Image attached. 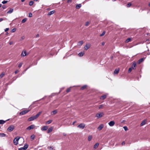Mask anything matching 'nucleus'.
<instances>
[{
    "label": "nucleus",
    "mask_w": 150,
    "mask_h": 150,
    "mask_svg": "<svg viewBox=\"0 0 150 150\" xmlns=\"http://www.w3.org/2000/svg\"><path fill=\"white\" fill-rule=\"evenodd\" d=\"M42 112H40L37 113L35 115L31 117L28 119V121H31L36 119L41 113Z\"/></svg>",
    "instance_id": "obj_1"
},
{
    "label": "nucleus",
    "mask_w": 150,
    "mask_h": 150,
    "mask_svg": "<svg viewBox=\"0 0 150 150\" xmlns=\"http://www.w3.org/2000/svg\"><path fill=\"white\" fill-rule=\"evenodd\" d=\"M20 137H16L13 140V142L15 145H17L18 144V141Z\"/></svg>",
    "instance_id": "obj_2"
},
{
    "label": "nucleus",
    "mask_w": 150,
    "mask_h": 150,
    "mask_svg": "<svg viewBox=\"0 0 150 150\" xmlns=\"http://www.w3.org/2000/svg\"><path fill=\"white\" fill-rule=\"evenodd\" d=\"M30 110H23L20 112V115H23L28 112Z\"/></svg>",
    "instance_id": "obj_3"
},
{
    "label": "nucleus",
    "mask_w": 150,
    "mask_h": 150,
    "mask_svg": "<svg viewBox=\"0 0 150 150\" xmlns=\"http://www.w3.org/2000/svg\"><path fill=\"white\" fill-rule=\"evenodd\" d=\"M14 128V126L13 125L10 126L7 129V130L9 132H11L12 131Z\"/></svg>",
    "instance_id": "obj_4"
},
{
    "label": "nucleus",
    "mask_w": 150,
    "mask_h": 150,
    "mask_svg": "<svg viewBox=\"0 0 150 150\" xmlns=\"http://www.w3.org/2000/svg\"><path fill=\"white\" fill-rule=\"evenodd\" d=\"M103 115L104 114L103 112H99L96 114V116L98 118H100L102 117Z\"/></svg>",
    "instance_id": "obj_5"
},
{
    "label": "nucleus",
    "mask_w": 150,
    "mask_h": 150,
    "mask_svg": "<svg viewBox=\"0 0 150 150\" xmlns=\"http://www.w3.org/2000/svg\"><path fill=\"white\" fill-rule=\"evenodd\" d=\"M85 127V125L83 123H81L78 125V127L80 128L83 129Z\"/></svg>",
    "instance_id": "obj_6"
},
{
    "label": "nucleus",
    "mask_w": 150,
    "mask_h": 150,
    "mask_svg": "<svg viewBox=\"0 0 150 150\" xmlns=\"http://www.w3.org/2000/svg\"><path fill=\"white\" fill-rule=\"evenodd\" d=\"M35 126L34 125H31L30 126L28 127H27V129L30 130L31 129H33L35 127Z\"/></svg>",
    "instance_id": "obj_7"
},
{
    "label": "nucleus",
    "mask_w": 150,
    "mask_h": 150,
    "mask_svg": "<svg viewBox=\"0 0 150 150\" xmlns=\"http://www.w3.org/2000/svg\"><path fill=\"white\" fill-rule=\"evenodd\" d=\"M115 124V122L113 121H111L108 123V125L110 126H113Z\"/></svg>",
    "instance_id": "obj_8"
},
{
    "label": "nucleus",
    "mask_w": 150,
    "mask_h": 150,
    "mask_svg": "<svg viewBox=\"0 0 150 150\" xmlns=\"http://www.w3.org/2000/svg\"><path fill=\"white\" fill-rule=\"evenodd\" d=\"M48 127L47 126H44L41 128V130L42 131H45L47 129Z\"/></svg>",
    "instance_id": "obj_9"
},
{
    "label": "nucleus",
    "mask_w": 150,
    "mask_h": 150,
    "mask_svg": "<svg viewBox=\"0 0 150 150\" xmlns=\"http://www.w3.org/2000/svg\"><path fill=\"white\" fill-rule=\"evenodd\" d=\"M107 95L106 94L103 95L102 96H101L100 98V99L101 100H103L104 99H105L107 97Z\"/></svg>",
    "instance_id": "obj_10"
},
{
    "label": "nucleus",
    "mask_w": 150,
    "mask_h": 150,
    "mask_svg": "<svg viewBox=\"0 0 150 150\" xmlns=\"http://www.w3.org/2000/svg\"><path fill=\"white\" fill-rule=\"evenodd\" d=\"M90 47V45L89 44H86L84 47V49L85 50H87Z\"/></svg>",
    "instance_id": "obj_11"
},
{
    "label": "nucleus",
    "mask_w": 150,
    "mask_h": 150,
    "mask_svg": "<svg viewBox=\"0 0 150 150\" xmlns=\"http://www.w3.org/2000/svg\"><path fill=\"white\" fill-rule=\"evenodd\" d=\"M145 58H142L139 59L138 61V63L139 64L142 62L144 60Z\"/></svg>",
    "instance_id": "obj_12"
},
{
    "label": "nucleus",
    "mask_w": 150,
    "mask_h": 150,
    "mask_svg": "<svg viewBox=\"0 0 150 150\" xmlns=\"http://www.w3.org/2000/svg\"><path fill=\"white\" fill-rule=\"evenodd\" d=\"M28 145L27 144H25L24 146L23 147H22L23 149L26 150L28 147Z\"/></svg>",
    "instance_id": "obj_13"
},
{
    "label": "nucleus",
    "mask_w": 150,
    "mask_h": 150,
    "mask_svg": "<svg viewBox=\"0 0 150 150\" xmlns=\"http://www.w3.org/2000/svg\"><path fill=\"white\" fill-rule=\"evenodd\" d=\"M21 56L22 57H24L26 55V52L25 51H23L21 54Z\"/></svg>",
    "instance_id": "obj_14"
},
{
    "label": "nucleus",
    "mask_w": 150,
    "mask_h": 150,
    "mask_svg": "<svg viewBox=\"0 0 150 150\" xmlns=\"http://www.w3.org/2000/svg\"><path fill=\"white\" fill-rule=\"evenodd\" d=\"M55 10H53L51 11H50L49 12L48 14V15H51L53 14H54L55 12Z\"/></svg>",
    "instance_id": "obj_15"
},
{
    "label": "nucleus",
    "mask_w": 150,
    "mask_h": 150,
    "mask_svg": "<svg viewBox=\"0 0 150 150\" xmlns=\"http://www.w3.org/2000/svg\"><path fill=\"white\" fill-rule=\"evenodd\" d=\"M103 124H102L100 125L98 127V129L99 130H101L103 128Z\"/></svg>",
    "instance_id": "obj_16"
},
{
    "label": "nucleus",
    "mask_w": 150,
    "mask_h": 150,
    "mask_svg": "<svg viewBox=\"0 0 150 150\" xmlns=\"http://www.w3.org/2000/svg\"><path fill=\"white\" fill-rule=\"evenodd\" d=\"M57 113V110H53L52 112H51L52 115H55Z\"/></svg>",
    "instance_id": "obj_17"
},
{
    "label": "nucleus",
    "mask_w": 150,
    "mask_h": 150,
    "mask_svg": "<svg viewBox=\"0 0 150 150\" xmlns=\"http://www.w3.org/2000/svg\"><path fill=\"white\" fill-rule=\"evenodd\" d=\"M136 67V64L135 63H133L132 64L131 68L133 69H135Z\"/></svg>",
    "instance_id": "obj_18"
},
{
    "label": "nucleus",
    "mask_w": 150,
    "mask_h": 150,
    "mask_svg": "<svg viewBox=\"0 0 150 150\" xmlns=\"http://www.w3.org/2000/svg\"><path fill=\"white\" fill-rule=\"evenodd\" d=\"M53 129L51 127L49 128L47 131V133H50L52 130Z\"/></svg>",
    "instance_id": "obj_19"
},
{
    "label": "nucleus",
    "mask_w": 150,
    "mask_h": 150,
    "mask_svg": "<svg viewBox=\"0 0 150 150\" xmlns=\"http://www.w3.org/2000/svg\"><path fill=\"white\" fill-rule=\"evenodd\" d=\"M98 145H99L98 143H96L94 146V147H93L95 149L97 148L98 146Z\"/></svg>",
    "instance_id": "obj_20"
},
{
    "label": "nucleus",
    "mask_w": 150,
    "mask_h": 150,
    "mask_svg": "<svg viewBox=\"0 0 150 150\" xmlns=\"http://www.w3.org/2000/svg\"><path fill=\"white\" fill-rule=\"evenodd\" d=\"M84 54V53L83 52H80L78 54V55L79 57H81L83 56Z\"/></svg>",
    "instance_id": "obj_21"
},
{
    "label": "nucleus",
    "mask_w": 150,
    "mask_h": 150,
    "mask_svg": "<svg viewBox=\"0 0 150 150\" xmlns=\"http://www.w3.org/2000/svg\"><path fill=\"white\" fill-rule=\"evenodd\" d=\"M81 4H78L76 6V8L77 9H79L81 7Z\"/></svg>",
    "instance_id": "obj_22"
},
{
    "label": "nucleus",
    "mask_w": 150,
    "mask_h": 150,
    "mask_svg": "<svg viewBox=\"0 0 150 150\" xmlns=\"http://www.w3.org/2000/svg\"><path fill=\"white\" fill-rule=\"evenodd\" d=\"M13 8L11 9L10 10L7 11V13H12L13 11Z\"/></svg>",
    "instance_id": "obj_23"
},
{
    "label": "nucleus",
    "mask_w": 150,
    "mask_h": 150,
    "mask_svg": "<svg viewBox=\"0 0 150 150\" xmlns=\"http://www.w3.org/2000/svg\"><path fill=\"white\" fill-rule=\"evenodd\" d=\"M131 41V38H129L126 40L125 41V42L126 43H128V42H130Z\"/></svg>",
    "instance_id": "obj_24"
},
{
    "label": "nucleus",
    "mask_w": 150,
    "mask_h": 150,
    "mask_svg": "<svg viewBox=\"0 0 150 150\" xmlns=\"http://www.w3.org/2000/svg\"><path fill=\"white\" fill-rule=\"evenodd\" d=\"M6 134L4 133H0V137H3L6 136Z\"/></svg>",
    "instance_id": "obj_25"
},
{
    "label": "nucleus",
    "mask_w": 150,
    "mask_h": 150,
    "mask_svg": "<svg viewBox=\"0 0 150 150\" xmlns=\"http://www.w3.org/2000/svg\"><path fill=\"white\" fill-rule=\"evenodd\" d=\"M6 122L5 121L3 120H0V124H3Z\"/></svg>",
    "instance_id": "obj_26"
},
{
    "label": "nucleus",
    "mask_w": 150,
    "mask_h": 150,
    "mask_svg": "<svg viewBox=\"0 0 150 150\" xmlns=\"http://www.w3.org/2000/svg\"><path fill=\"white\" fill-rule=\"evenodd\" d=\"M119 70L115 69L114 71V74H117L119 72Z\"/></svg>",
    "instance_id": "obj_27"
},
{
    "label": "nucleus",
    "mask_w": 150,
    "mask_h": 150,
    "mask_svg": "<svg viewBox=\"0 0 150 150\" xmlns=\"http://www.w3.org/2000/svg\"><path fill=\"white\" fill-rule=\"evenodd\" d=\"M146 124V121L145 120L143 121L141 124V126H142Z\"/></svg>",
    "instance_id": "obj_28"
},
{
    "label": "nucleus",
    "mask_w": 150,
    "mask_h": 150,
    "mask_svg": "<svg viewBox=\"0 0 150 150\" xmlns=\"http://www.w3.org/2000/svg\"><path fill=\"white\" fill-rule=\"evenodd\" d=\"M92 136L91 135H89L88 136V140L89 141H90L92 139Z\"/></svg>",
    "instance_id": "obj_29"
},
{
    "label": "nucleus",
    "mask_w": 150,
    "mask_h": 150,
    "mask_svg": "<svg viewBox=\"0 0 150 150\" xmlns=\"http://www.w3.org/2000/svg\"><path fill=\"white\" fill-rule=\"evenodd\" d=\"M86 87H87V85H84L83 86H82L81 87V89L82 90H83L84 89L86 88Z\"/></svg>",
    "instance_id": "obj_30"
},
{
    "label": "nucleus",
    "mask_w": 150,
    "mask_h": 150,
    "mask_svg": "<svg viewBox=\"0 0 150 150\" xmlns=\"http://www.w3.org/2000/svg\"><path fill=\"white\" fill-rule=\"evenodd\" d=\"M83 41H80L79 43H78V45H82V44H83Z\"/></svg>",
    "instance_id": "obj_31"
},
{
    "label": "nucleus",
    "mask_w": 150,
    "mask_h": 150,
    "mask_svg": "<svg viewBox=\"0 0 150 150\" xmlns=\"http://www.w3.org/2000/svg\"><path fill=\"white\" fill-rule=\"evenodd\" d=\"M52 122V120H49L48 121H47L46 122V124H50Z\"/></svg>",
    "instance_id": "obj_32"
},
{
    "label": "nucleus",
    "mask_w": 150,
    "mask_h": 150,
    "mask_svg": "<svg viewBox=\"0 0 150 150\" xmlns=\"http://www.w3.org/2000/svg\"><path fill=\"white\" fill-rule=\"evenodd\" d=\"M26 21H27V18H25L22 20L21 21V22L22 23H25Z\"/></svg>",
    "instance_id": "obj_33"
},
{
    "label": "nucleus",
    "mask_w": 150,
    "mask_h": 150,
    "mask_svg": "<svg viewBox=\"0 0 150 150\" xmlns=\"http://www.w3.org/2000/svg\"><path fill=\"white\" fill-rule=\"evenodd\" d=\"M35 137V135H32L31 136L30 138L32 140H33L34 139Z\"/></svg>",
    "instance_id": "obj_34"
},
{
    "label": "nucleus",
    "mask_w": 150,
    "mask_h": 150,
    "mask_svg": "<svg viewBox=\"0 0 150 150\" xmlns=\"http://www.w3.org/2000/svg\"><path fill=\"white\" fill-rule=\"evenodd\" d=\"M71 87H70V88H68L67 89V90H66V92H67V93H68L71 90Z\"/></svg>",
    "instance_id": "obj_35"
},
{
    "label": "nucleus",
    "mask_w": 150,
    "mask_h": 150,
    "mask_svg": "<svg viewBox=\"0 0 150 150\" xmlns=\"http://www.w3.org/2000/svg\"><path fill=\"white\" fill-rule=\"evenodd\" d=\"M34 2L33 1H31L29 2V5L31 6L33 5Z\"/></svg>",
    "instance_id": "obj_36"
},
{
    "label": "nucleus",
    "mask_w": 150,
    "mask_h": 150,
    "mask_svg": "<svg viewBox=\"0 0 150 150\" xmlns=\"http://www.w3.org/2000/svg\"><path fill=\"white\" fill-rule=\"evenodd\" d=\"M104 105L103 104L99 106V109L103 108V107H104Z\"/></svg>",
    "instance_id": "obj_37"
},
{
    "label": "nucleus",
    "mask_w": 150,
    "mask_h": 150,
    "mask_svg": "<svg viewBox=\"0 0 150 150\" xmlns=\"http://www.w3.org/2000/svg\"><path fill=\"white\" fill-rule=\"evenodd\" d=\"M105 33V31H103V33L100 35V36H103Z\"/></svg>",
    "instance_id": "obj_38"
},
{
    "label": "nucleus",
    "mask_w": 150,
    "mask_h": 150,
    "mask_svg": "<svg viewBox=\"0 0 150 150\" xmlns=\"http://www.w3.org/2000/svg\"><path fill=\"white\" fill-rule=\"evenodd\" d=\"M123 128L125 131H127L128 129L127 127L126 126H124Z\"/></svg>",
    "instance_id": "obj_39"
},
{
    "label": "nucleus",
    "mask_w": 150,
    "mask_h": 150,
    "mask_svg": "<svg viewBox=\"0 0 150 150\" xmlns=\"http://www.w3.org/2000/svg\"><path fill=\"white\" fill-rule=\"evenodd\" d=\"M131 4L128 3L127 5V7H129L131 6Z\"/></svg>",
    "instance_id": "obj_40"
},
{
    "label": "nucleus",
    "mask_w": 150,
    "mask_h": 150,
    "mask_svg": "<svg viewBox=\"0 0 150 150\" xmlns=\"http://www.w3.org/2000/svg\"><path fill=\"white\" fill-rule=\"evenodd\" d=\"M16 30V29L15 28H14L13 29H12V30H11V32L12 33H13L14 32H15Z\"/></svg>",
    "instance_id": "obj_41"
},
{
    "label": "nucleus",
    "mask_w": 150,
    "mask_h": 150,
    "mask_svg": "<svg viewBox=\"0 0 150 150\" xmlns=\"http://www.w3.org/2000/svg\"><path fill=\"white\" fill-rule=\"evenodd\" d=\"M132 69L131 67L129 68L128 70V72L130 73Z\"/></svg>",
    "instance_id": "obj_42"
},
{
    "label": "nucleus",
    "mask_w": 150,
    "mask_h": 150,
    "mask_svg": "<svg viewBox=\"0 0 150 150\" xmlns=\"http://www.w3.org/2000/svg\"><path fill=\"white\" fill-rule=\"evenodd\" d=\"M23 63H20L18 65V67L19 68H20L22 66Z\"/></svg>",
    "instance_id": "obj_43"
},
{
    "label": "nucleus",
    "mask_w": 150,
    "mask_h": 150,
    "mask_svg": "<svg viewBox=\"0 0 150 150\" xmlns=\"http://www.w3.org/2000/svg\"><path fill=\"white\" fill-rule=\"evenodd\" d=\"M33 15L31 13H30L29 14V17H32Z\"/></svg>",
    "instance_id": "obj_44"
},
{
    "label": "nucleus",
    "mask_w": 150,
    "mask_h": 150,
    "mask_svg": "<svg viewBox=\"0 0 150 150\" xmlns=\"http://www.w3.org/2000/svg\"><path fill=\"white\" fill-rule=\"evenodd\" d=\"M4 73H3L1 74L0 75V78H2V77H3L4 76Z\"/></svg>",
    "instance_id": "obj_45"
},
{
    "label": "nucleus",
    "mask_w": 150,
    "mask_h": 150,
    "mask_svg": "<svg viewBox=\"0 0 150 150\" xmlns=\"http://www.w3.org/2000/svg\"><path fill=\"white\" fill-rule=\"evenodd\" d=\"M7 2V1H3L2 2V3L4 4L6 3Z\"/></svg>",
    "instance_id": "obj_46"
},
{
    "label": "nucleus",
    "mask_w": 150,
    "mask_h": 150,
    "mask_svg": "<svg viewBox=\"0 0 150 150\" xmlns=\"http://www.w3.org/2000/svg\"><path fill=\"white\" fill-rule=\"evenodd\" d=\"M48 148L50 150H53V147L52 146L49 147Z\"/></svg>",
    "instance_id": "obj_47"
},
{
    "label": "nucleus",
    "mask_w": 150,
    "mask_h": 150,
    "mask_svg": "<svg viewBox=\"0 0 150 150\" xmlns=\"http://www.w3.org/2000/svg\"><path fill=\"white\" fill-rule=\"evenodd\" d=\"M89 24V22H87L85 24V25L86 26H87Z\"/></svg>",
    "instance_id": "obj_48"
},
{
    "label": "nucleus",
    "mask_w": 150,
    "mask_h": 150,
    "mask_svg": "<svg viewBox=\"0 0 150 150\" xmlns=\"http://www.w3.org/2000/svg\"><path fill=\"white\" fill-rule=\"evenodd\" d=\"M2 8L3 9H6V6L5 5H4V6H2Z\"/></svg>",
    "instance_id": "obj_49"
},
{
    "label": "nucleus",
    "mask_w": 150,
    "mask_h": 150,
    "mask_svg": "<svg viewBox=\"0 0 150 150\" xmlns=\"http://www.w3.org/2000/svg\"><path fill=\"white\" fill-rule=\"evenodd\" d=\"M9 29V28H6L5 29L4 31H5V32H6V31H8V30Z\"/></svg>",
    "instance_id": "obj_50"
},
{
    "label": "nucleus",
    "mask_w": 150,
    "mask_h": 150,
    "mask_svg": "<svg viewBox=\"0 0 150 150\" xmlns=\"http://www.w3.org/2000/svg\"><path fill=\"white\" fill-rule=\"evenodd\" d=\"M25 37L24 36H23L21 37V38L22 40H23L25 39Z\"/></svg>",
    "instance_id": "obj_51"
},
{
    "label": "nucleus",
    "mask_w": 150,
    "mask_h": 150,
    "mask_svg": "<svg viewBox=\"0 0 150 150\" xmlns=\"http://www.w3.org/2000/svg\"><path fill=\"white\" fill-rule=\"evenodd\" d=\"M121 144L122 145H125V142H123L122 143H121Z\"/></svg>",
    "instance_id": "obj_52"
},
{
    "label": "nucleus",
    "mask_w": 150,
    "mask_h": 150,
    "mask_svg": "<svg viewBox=\"0 0 150 150\" xmlns=\"http://www.w3.org/2000/svg\"><path fill=\"white\" fill-rule=\"evenodd\" d=\"M18 150H25V149H22V148H20L18 149Z\"/></svg>",
    "instance_id": "obj_53"
},
{
    "label": "nucleus",
    "mask_w": 150,
    "mask_h": 150,
    "mask_svg": "<svg viewBox=\"0 0 150 150\" xmlns=\"http://www.w3.org/2000/svg\"><path fill=\"white\" fill-rule=\"evenodd\" d=\"M4 19L3 18H1L0 19V22H1V21L4 20Z\"/></svg>",
    "instance_id": "obj_54"
},
{
    "label": "nucleus",
    "mask_w": 150,
    "mask_h": 150,
    "mask_svg": "<svg viewBox=\"0 0 150 150\" xmlns=\"http://www.w3.org/2000/svg\"><path fill=\"white\" fill-rule=\"evenodd\" d=\"M18 72V70H16L15 72V74H16Z\"/></svg>",
    "instance_id": "obj_55"
},
{
    "label": "nucleus",
    "mask_w": 150,
    "mask_h": 150,
    "mask_svg": "<svg viewBox=\"0 0 150 150\" xmlns=\"http://www.w3.org/2000/svg\"><path fill=\"white\" fill-rule=\"evenodd\" d=\"M72 0H67V2L69 3V2H71V1Z\"/></svg>",
    "instance_id": "obj_56"
},
{
    "label": "nucleus",
    "mask_w": 150,
    "mask_h": 150,
    "mask_svg": "<svg viewBox=\"0 0 150 150\" xmlns=\"http://www.w3.org/2000/svg\"><path fill=\"white\" fill-rule=\"evenodd\" d=\"M13 42H10L9 43V45H11L12 44H13Z\"/></svg>",
    "instance_id": "obj_57"
},
{
    "label": "nucleus",
    "mask_w": 150,
    "mask_h": 150,
    "mask_svg": "<svg viewBox=\"0 0 150 150\" xmlns=\"http://www.w3.org/2000/svg\"><path fill=\"white\" fill-rule=\"evenodd\" d=\"M39 34H37L36 35V38H37V37H39Z\"/></svg>",
    "instance_id": "obj_58"
},
{
    "label": "nucleus",
    "mask_w": 150,
    "mask_h": 150,
    "mask_svg": "<svg viewBox=\"0 0 150 150\" xmlns=\"http://www.w3.org/2000/svg\"><path fill=\"white\" fill-rule=\"evenodd\" d=\"M66 135H67L65 133H63V135L64 136H66Z\"/></svg>",
    "instance_id": "obj_59"
},
{
    "label": "nucleus",
    "mask_w": 150,
    "mask_h": 150,
    "mask_svg": "<svg viewBox=\"0 0 150 150\" xmlns=\"http://www.w3.org/2000/svg\"><path fill=\"white\" fill-rule=\"evenodd\" d=\"M102 44L103 45H104L105 44V43L104 42H103Z\"/></svg>",
    "instance_id": "obj_60"
},
{
    "label": "nucleus",
    "mask_w": 150,
    "mask_h": 150,
    "mask_svg": "<svg viewBox=\"0 0 150 150\" xmlns=\"http://www.w3.org/2000/svg\"><path fill=\"white\" fill-rule=\"evenodd\" d=\"M25 1V0H21V1L22 2H23L24 1Z\"/></svg>",
    "instance_id": "obj_61"
},
{
    "label": "nucleus",
    "mask_w": 150,
    "mask_h": 150,
    "mask_svg": "<svg viewBox=\"0 0 150 150\" xmlns=\"http://www.w3.org/2000/svg\"><path fill=\"white\" fill-rule=\"evenodd\" d=\"M2 6V4H0V8Z\"/></svg>",
    "instance_id": "obj_62"
},
{
    "label": "nucleus",
    "mask_w": 150,
    "mask_h": 150,
    "mask_svg": "<svg viewBox=\"0 0 150 150\" xmlns=\"http://www.w3.org/2000/svg\"><path fill=\"white\" fill-rule=\"evenodd\" d=\"M148 6H150V3L149 4Z\"/></svg>",
    "instance_id": "obj_63"
},
{
    "label": "nucleus",
    "mask_w": 150,
    "mask_h": 150,
    "mask_svg": "<svg viewBox=\"0 0 150 150\" xmlns=\"http://www.w3.org/2000/svg\"><path fill=\"white\" fill-rule=\"evenodd\" d=\"M148 41V40H146V42L147 43H148V42H147V41Z\"/></svg>",
    "instance_id": "obj_64"
}]
</instances>
